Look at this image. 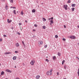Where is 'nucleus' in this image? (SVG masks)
<instances>
[{"instance_id":"1","label":"nucleus","mask_w":79,"mask_h":79,"mask_svg":"<svg viewBox=\"0 0 79 79\" xmlns=\"http://www.w3.org/2000/svg\"><path fill=\"white\" fill-rule=\"evenodd\" d=\"M52 71H53V69H51L49 71H48L46 73V75L47 76H51L52 74Z\"/></svg>"},{"instance_id":"2","label":"nucleus","mask_w":79,"mask_h":79,"mask_svg":"<svg viewBox=\"0 0 79 79\" xmlns=\"http://www.w3.org/2000/svg\"><path fill=\"white\" fill-rule=\"evenodd\" d=\"M38 44L39 47H40V45H42L43 44V42L42 41H40L38 42Z\"/></svg>"},{"instance_id":"3","label":"nucleus","mask_w":79,"mask_h":79,"mask_svg":"<svg viewBox=\"0 0 79 79\" xmlns=\"http://www.w3.org/2000/svg\"><path fill=\"white\" fill-rule=\"evenodd\" d=\"M35 63V60H32L30 63V64L31 65H33L34 64V63Z\"/></svg>"},{"instance_id":"4","label":"nucleus","mask_w":79,"mask_h":79,"mask_svg":"<svg viewBox=\"0 0 79 79\" xmlns=\"http://www.w3.org/2000/svg\"><path fill=\"white\" fill-rule=\"evenodd\" d=\"M64 8L66 10H68V5H64Z\"/></svg>"},{"instance_id":"5","label":"nucleus","mask_w":79,"mask_h":79,"mask_svg":"<svg viewBox=\"0 0 79 79\" xmlns=\"http://www.w3.org/2000/svg\"><path fill=\"white\" fill-rule=\"evenodd\" d=\"M70 38L71 39H76V37L74 36H71L70 37Z\"/></svg>"},{"instance_id":"6","label":"nucleus","mask_w":79,"mask_h":79,"mask_svg":"<svg viewBox=\"0 0 79 79\" xmlns=\"http://www.w3.org/2000/svg\"><path fill=\"white\" fill-rule=\"evenodd\" d=\"M15 46L16 47H18L19 46V44L18 43H15Z\"/></svg>"},{"instance_id":"7","label":"nucleus","mask_w":79,"mask_h":79,"mask_svg":"<svg viewBox=\"0 0 79 79\" xmlns=\"http://www.w3.org/2000/svg\"><path fill=\"white\" fill-rule=\"evenodd\" d=\"M6 71L7 72H8L9 73H12L11 71H10L9 69H7V70H6Z\"/></svg>"},{"instance_id":"8","label":"nucleus","mask_w":79,"mask_h":79,"mask_svg":"<svg viewBox=\"0 0 79 79\" xmlns=\"http://www.w3.org/2000/svg\"><path fill=\"white\" fill-rule=\"evenodd\" d=\"M40 77V76L39 75H37L36 77V79H39Z\"/></svg>"},{"instance_id":"9","label":"nucleus","mask_w":79,"mask_h":79,"mask_svg":"<svg viewBox=\"0 0 79 79\" xmlns=\"http://www.w3.org/2000/svg\"><path fill=\"white\" fill-rule=\"evenodd\" d=\"M17 57L16 56H14L13 57V59L14 60H15L16 59Z\"/></svg>"},{"instance_id":"10","label":"nucleus","mask_w":79,"mask_h":79,"mask_svg":"<svg viewBox=\"0 0 79 79\" xmlns=\"http://www.w3.org/2000/svg\"><path fill=\"white\" fill-rule=\"evenodd\" d=\"M52 58L53 60H56V56H53Z\"/></svg>"},{"instance_id":"11","label":"nucleus","mask_w":79,"mask_h":79,"mask_svg":"<svg viewBox=\"0 0 79 79\" xmlns=\"http://www.w3.org/2000/svg\"><path fill=\"white\" fill-rule=\"evenodd\" d=\"M49 21L52 24H53V20H50Z\"/></svg>"},{"instance_id":"12","label":"nucleus","mask_w":79,"mask_h":79,"mask_svg":"<svg viewBox=\"0 0 79 79\" xmlns=\"http://www.w3.org/2000/svg\"><path fill=\"white\" fill-rule=\"evenodd\" d=\"M4 54L5 55H8V54H11V52H5Z\"/></svg>"},{"instance_id":"13","label":"nucleus","mask_w":79,"mask_h":79,"mask_svg":"<svg viewBox=\"0 0 79 79\" xmlns=\"http://www.w3.org/2000/svg\"><path fill=\"white\" fill-rule=\"evenodd\" d=\"M10 3H13V2H14V0H10Z\"/></svg>"},{"instance_id":"14","label":"nucleus","mask_w":79,"mask_h":79,"mask_svg":"<svg viewBox=\"0 0 79 79\" xmlns=\"http://www.w3.org/2000/svg\"><path fill=\"white\" fill-rule=\"evenodd\" d=\"M7 22L8 23H10V22H11V20H10H10L9 19H7Z\"/></svg>"},{"instance_id":"15","label":"nucleus","mask_w":79,"mask_h":79,"mask_svg":"<svg viewBox=\"0 0 79 79\" xmlns=\"http://www.w3.org/2000/svg\"><path fill=\"white\" fill-rule=\"evenodd\" d=\"M5 8L6 10H8V6L6 5L5 6Z\"/></svg>"},{"instance_id":"16","label":"nucleus","mask_w":79,"mask_h":79,"mask_svg":"<svg viewBox=\"0 0 79 79\" xmlns=\"http://www.w3.org/2000/svg\"><path fill=\"white\" fill-rule=\"evenodd\" d=\"M32 13H35V9H33L32 10Z\"/></svg>"},{"instance_id":"17","label":"nucleus","mask_w":79,"mask_h":79,"mask_svg":"<svg viewBox=\"0 0 79 79\" xmlns=\"http://www.w3.org/2000/svg\"><path fill=\"white\" fill-rule=\"evenodd\" d=\"M75 6H76V4H73L72 5V6L74 7Z\"/></svg>"},{"instance_id":"18","label":"nucleus","mask_w":79,"mask_h":79,"mask_svg":"<svg viewBox=\"0 0 79 79\" xmlns=\"http://www.w3.org/2000/svg\"><path fill=\"white\" fill-rule=\"evenodd\" d=\"M43 21H46V20L45 18H43Z\"/></svg>"},{"instance_id":"19","label":"nucleus","mask_w":79,"mask_h":79,"mask_svg":"<svg viewBox=\"0 0 79 79\" xmlns=\"http://www.w3.org/2000/svg\"><path fill=\"white\" fill-rule=\"evenodd\" d=\"M4 74V72L2 71L1 72V75H3Z\"/></svg>"},{"instance_id":"20","label":"nucleus","mask_w":79,"mask_h":79,"mask_svg":"<svg viewBox=\"0 0 79 79\" xmlns=\"http://www.w3.org/2000/svg\"><path fill=\"white\" fill-rule=\"evenodd\" d=\"M13 13H14V14H15V15H16V10H14Z\"/></svg>"},{"instance_id":"21","label":"nucleus","mask_w":79,"mask_h":79,"mask_svg":"<svg viewBox=\"0 0 79 79\" xmlns=\"http://www.w3.org/2000/svg\"><path fill=\"white\" fill-rule=\"evenodd\" d=\"M74 9H75V8H72V11H74Z\"/></svg>"},{"instance_id":"22","label":"nucleus","mask_w":79,"mask_h":79,"mask_svg":"<svg viewBox=\"0 0 79 79\" xmlns=\"http://www.w3.org/2000/svg\"><path fill=\"white\" fill-rule=\"evenodd\" d=\"M58 56H60L61 55V54L60 52H58L57 54Z\"/></svg>"},{"instance_id":"23","label":"nucleus","mask_w":79,"mask_h":79,"mask_svg":"<svg viewBox=\"0 0 79 79\" xmlns=\"http://www.w3.org/2000/svg\"><path fill=\"white\" fill-rule=\"evenodd\" d=\"M64 62H65V60H64L62 61V64H64Z\"/></svg>"},{"instance_id":"24","label":"nucleus","mask_w":79,"mask_h":79,"mask_svg":"<svg viewBox=\"0 0 79 79\" xmlns=\"http://www.w3.org/2000/svg\"><path fill=\"white\" fill-rule=\"evenodd\" d=\"M67 3H71V0H69V1L67 2Z\"/></svg>"},{"instance_id":"25","label":"nucleus","mask_w":79,"mask_h":79,"mask_svg":"<svg viewBox=\"0 0 79 79\" xmlns=\"http://www.w3.org/2000/svg\"><path fill=\"white\" fill-rule=\"evenodd\" d=\"M10 8H13V9H16V7H11Z\"/></svg>"},{"instance_id":"26","label":"nucleus","mask_w":79,"mask_h":79,"mask_svg":"<svg viewBox=\"0 0 79 79\" xmlns=\"http://www.w3.org/2000/svg\"><path fill=\"white\" fill-rule=\"evenodd\" d=\"M21 14L22 15H23V14H24V13H23V11H22L21 12Z\"/></svg>"},{"instance_id":"27","label":"nucleus","mask_w":79,"mask_h":79,"mask_svg":"<svg viewBox=\"0 0 79 79\" xmlns=\"http://www.w3.org/2000/svg\"><path fill=\"white\" fill-rule=\"evenodd\" d=\"M43 29H45L46 28V27L45 26H44L43 27Z\"/></svg>"},{"instance_id":"28","label":"nucleus","mask_w":79,"mask_h":79,"mask_svg":"<svg viewBox=\"0 0 79 79\" xmlns=\"http://www.w3.org/2000/svg\"><path fill=\"white\" fill-rule=\"evenodd\" d=\"M55 38H57L58 37V35H56L55 36Z\"/></svg>"},{"instance_id":"29","label":"nucleus","mask_w":79,"mask_h":79,"mask_svg":"<svg viewBox=\"0 0 79 79\" xmlns=\"http://www.w3.org/2000/svg\"><path fill=\"white\" fill-rule=\"evenodd\" d=\"M45 61H47V62H48L49 61V60H48V59H46L45 60Z\"/></svg>"},{"instance_id":"30","label":"nucleus","mask_w":79,"mask_h":79,"mask_svg":"<svg viewBox=\"0 0 79 79\" xmlns=\"http://www.w3.org/2000/svg\"><path fill=\"white\" fill-rule=\"evenodd\" d=\"M62 40H64V41H65L66 40V39L64 38H63Z\"/></svg>"},{"instance_id":"31","label":"nucleus","mask_w":79,"mask_h":79,"mask_svg":"<svg viewBox=\"0 0 79 79\" xmlns=\"http://www.w3.org/2000/svg\"><path fill=\"white\" fill-rule=\"evenodd\" d=\"M64 68L65 69H66V65H64Z\"/></svg>"},{"instance_id":"32","label":"nucleus","mask_w":79,"mask_h":79,"mask_svg":"<svg viewBox=\"0 0 79 79\" xmlns=\"http://www.w3.org/2000/svg\"><path fill=\"white\" fill-rule=\"evenodd\" d=\"M34 26L35 27H37V24H35L34 25Z\"/></svg>"},{"instance_id":"33","label":"nucleus","mask_w":79,"mask_h":79,"mask_svg":"<svg viewBox=\"0 0 79 79\" xmlns=\"http://www.w3.org/2000/svg\"><path fill=\"white\" fill-rule=\"evenodd\" d=\"M77 74H78V76H79V70H78V71Z\"/></svg>"},{"instance_id":"34","label":"nucleus","mask_w":79,"mask_h":79,"mask_svg":"<svg viewBox=\"0 0 79 79\" xmlns=\"http://www.w3.org/2000/svg\"><path fill=\"white\" fill-rule=\"evenodd\" d=\"M44 47H45V48H47V45H45Z\"/></svg>"},{"instance_id":"35","label":"nucleus","mask_w":79,"mask_h":79,"mask_svg":"<svg viewBox=\"0 0 79 79\" xmlns=\"http://www.w3.org/2000/svg\"><path fill=\"white\" fill-rule=\"evenodd\" d=\"M3 36L5 37H6V35H3Z\"/></svg>"},{"instance_id":"36","label":"nucleus","mask_w":79,"mask_h":79,"mask_svg":"<svg viewBox=\"0 0 79 79\" xmlns=\"http://www.w3.org/2000/svg\"><path fill=\"white\" fill-rule=\"evenodd\" d=\"M20 30L21 31H22V30H23V28H21V27H20Z\"/></svg>"},{"instance_id":"37","label":"nucleus","mask_w":79,"mask_h":79,"mask_svg":"<svg viewBox=\"0 0 79 79\" xmlns=\"http://www.w3.org/2000/svg\"><path fill=\"white\" fill-rule=\"evenodd\" d=\"M35 30H33V32H35Z\"/></svg>"},{"instance_id":"38","label":"nucleus","mask_w":79,"mask_h":79,"mask_svg":"<svg viewBox=\"0 0 79 79\" xmlns=\"http://www.w3.org/2000/svg\"><path fill=\"white\" fill-rule=\"evenodd\" d=\"M2 39H0V42H2Z\"/></svg>"},{"instance_id":"39","label":"nucleus","mask_w":79,"mask_h":79,"mask_svg":"<svg viewBox=\"0 0 79 79\" xmlns=\"http://www.w3.org/2000/svg\"><path fill=\"white\" fill-rule=\"evenodd\" d=\"M22 43L23 45H24V44H25L24 43L23 41L22 42Z\"/></svg>"},{"instance_id":"40","label":"nucleus","mask_w":79,"mask_h":79,"mask_svg":"<svg viewBox=\"0 0 79 79\" xmlns=\"http://www.w3.org/2000/svg\"><path fill=\"white\" fill-rule=\"evenodd\" d=\"M57 74L58 76V75H59V73L58 72H57Z\"/></svg>"},{"instance_id":"41","label":"nucleus","mask_w":79,"mask_h":79,"mask_svg":"<svg viewBox=\"0 0 79 79\" xmlns=\"http://www.w3.org/2000/svg\"><path fill=\"white\" fill-rule=\"evenodd\" d=\"M23 45L24 46V47H26V45H25V44H24Z\"/></svg>"},{"instance_id":"42","label":"nucleus","mask_w":79,"mask_h":79,"mask_svg":"<svg viewBox=\"0 0 79 79\" xmlns=\"http://www.w3.org/2000/svg\"><path fill=\"white\" fill-rule=\"evenodd\" d=\"M53 19V17H52L51 18V19H52V20Z\"/></svg>"},{"instance_id":"43","label":"nucleus","mask_w":79,"mask_h":79,"mask_svg":"<svg viewBox=\"0 0 79 79\" xmlns=\"http://www.w3.org/2000/svg\"><path fill=\"white\" fill-rule=\"evenodd\" d=\"M21 24H22L21 23H19V25H21Z\"/></svg>"},{"instance_id":"44","label":"nucleus","mask_w":79,"mask_h":79,"mask_svg":"<svg viewBox=\"0 0 79 79\" xmlns=\"http://www.w3.org/2000/svg\"><path fill=\"white\" fill-rule=\"evenodd\" d=\"M76 58H77L78 59V60L79 61V57H76Z\"/></svg>"},{"instance_id":"45","label":"nucleus","mask_w":79,"mask_h":79,"mask_svg":"<svg viewBox=\"0 0 79 79\" xmlns=\"http://www.w3.org/2000/svg\"><path fill=\"white\" fill-rule=\"evenodd\" d=\"M25 23H27V20H25Z\"/></svg>"},{"instance_id":"46","label":"nucleus","mask_w":79,"mask_h":79,"mask_svg":"<svg viewBox=\"0 0 79 79\" xmlns=\"http://www.w3.org/2000/svg\"><path fill=\"white\" fill-rule=\"evenodd\" d=\"M15 53H18V51H15Z\"/></svg>"},{"instance_id":"47","label":"nucleus","mask_w":79,"mask_h":79,"mask_svg":"<svg viewBox=\"0 0 79 79\" xmlns=\"http://www.w3.org/2000/svg\"><path fill=\"white\" fill-rule=\"evenodd\" d=\"M64 28H66V27L65 25H64Z\"/></svg>"},{"instance_id":"48","label":"nucleus","mask_w":79,"mask_h":79,"mask_svg":"<svg viewBox=\"0 0 79 79\" xmlns=\"http://www.w3.org/2000/svg\"><path fill=\"white\" fill-rule=\"evenodd\" d=\"M50 19H51V18L49 19V20H50Z\"/></svg>"},{"instance_id":"49","label":"nucleus","mask_w":79,"mask_h":79,"mask_svg":"<svg viewBox=\"0 0 79 79\" xmlns=\"http://www.w3.org/2000/svg\"><path fill=\"white\" fill-rule=\"evenodd\" d=\"M77 27H78V28H79V26H77Z\"/></svg>"},{"instance_id":"50","label":"nucleus","mask_w":79,"mask_h":79,"mask_svg":"<svg viewBox=\"0 0 79 79\" xmlns=\"http://www.w3.org/2000/svg\"><path fill=\"white\" fill-rule=\"evenodd\" d=\"M18 34H19V35H20V34L19 33Z\"/></svg>"},{"instance_id":"51","label":"nucleus","mask_w":79,"mask_h":79,"mask_svg":"<svg viewBox=\"0 0 79 79\" xmlns=\"http://www.w3.org/2000/svg\"><path fill=\"white\" fill-rule=\"evenodd\" d=\"M1 66V64L0 63V66Z\"/></svg>"},{"instance_id":"52","label":"nucleus","mask_w":79,"mask_h":79,"mask_svg":"<svg viewBox=\"0 0 79 79\" xmlns=\"http://www.w3.org/2000/svg\"><path fill=\"white\" fill-rule=\"evenodd\" d=\"M15 68H16V66H15Z\"/></svg>"},{"instance_id":"53","label":"nucleus","mask_w":79,"mask_h":79,"mask_svg":"<svg viewBox=\"0 0 79 79\" xmlns=\"http://www.w3.org/2000/svg\"><path fill=\"white\" fill-rule=\"evenodd\" d=\"M50 25H52V23H50Z\"/></svg>"},{"instance_id":"54","label":"nucleus","mask_w":79,"mask_h":79,"mask_svg":"<svg viewBox=\"0 0 79 79\" xmlns=\"http://www.w3.org/2000/svg\"><path fill=\"white\" fill-rule=\"evenodd\" d=\"M46 58H48V56H47Z\"/></svg>"},{"instance_id":"55","label":"nucleus","mask_w":79,"mask_h":79,"mask_svg":"<svg viewBox=\"0 0 79 79\" xmlns=\"http://www.w3.org/2000/svg\"><path fill=\"white\" fill-rule=\"evenodd\" d=\"M78 45H79V43H78Z\"/></svg>"},{"instance_id":"56","label":"nucleus","mask_w":79,"mask_h":79,"mask_svg":"<svg viewBox=\"0 0 79 79\" xmlns=\"http://www.w3.org/2000/svg\"><path fill=\"white\" fill-rule=\"evenodd\" d=\"M64 79H66V78H64Z\"/></svg>"}]
</instances>
